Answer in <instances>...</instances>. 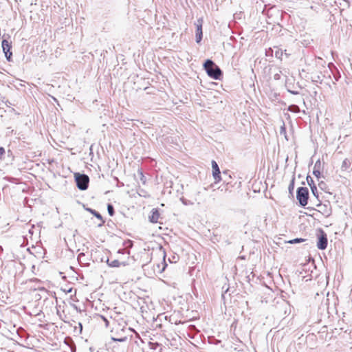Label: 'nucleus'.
I'll return each instance as SVG.
<instances>
[{
	"instance_id": "nucleus-1",
	"label": "nucleus",
	"mask_w": 352,
	"mask_h": 352,
	"mask_svg": "<svg viewBox=\"0 0 352 352\" xmlns=\"http://www.w3.org/2000/svg\"><path fill=\"white\" fill-rule=\"evenodd\" d=\"M204 67L208 75L213 79L218 80L222 76V72L220 68L211 60H207Z\"/></svg>"
},
{
	"instance_id": "nucleus-2",
	"label": "nucleus",
	"mask_w": 352,
	"mask_h": 352,
	"mask_svg": "<svg viewBox=\"0 0 352 352\" xmlns=\"http://www.w3.org/2000/svg\"><path fill=\"white\" fill-rule=\"evenodd\" d=\"M296 198L302 206H305L308 203L309 190L307 187H300L297 189Z\"/></svg>"
},
{
	"instance_id": "nucleus-3",
	"label": "nucleus",
	"mask_w": 352,
	"mask_h": 352,
	"mask_svg": "<svg viewBox=\"0 0 352 352\" xmlns=\"http://www.w3.org/2000/svg\"><path fill=\"white\" fill-rule=\"evenodd\" d=\"M76 182L78 188L80 190H85L88 188L89 178L86 175H81L78 173L76 175Z\"/></svg>"
},
{
	"instance_id": "nucleus-4",
	"label": "nucleus",
	"mask_w": 352,
	"mask_h": 352,
	"mask_svg": "<svg viewBox=\"0 0 352 352\" xmlns=\"http://www.w3.org/2000/svg\"><path fill=\"white\" fill-rule=\"evenodd\" d=\"M318 243L317 247L320 250H325L327 247V234L321 229L319 230V234L318 235Z\"/></svg>"
},
{
	"instance_id": "nucleus-5",
	"label": "nucleus",
	"mask_w": 352,
	"mask_h": 352,
	"mask_svg": "<svg viewBox=\"0 0 352 352\" xmlns=\"http://www.w3.org/2000/svg\"><path fill=\"white\" fill-rule=\"evenodd\" d=\"M2 48H3V51L5 54L6 58L8 59V60L10 61L11 59V56L12 55V53L10 52V50H11L10 43L6 39L3 40L2 41Z\"/></svg>"
},
{
	"instance_id": "nucleus-6",
	"label": "nucleus",
	"mask_w": 352,
	"mask_h": 352,
	"mask_svg": "<svg viewBox=\"0 0 352 352\" xmlns=\"http://www.w3.org/2000/svg\"><path fill=\"white\" fill-rule=\"evenodd\" d=\"M212 175L214 179L215 183H219L221 180V172L220 169L218 166V164L215 161H212Z\"/></svg>"
},
{
	"instance_id": "nucleus-7",
	"label": "nucleus",
	"mask_w": 352,
	"mask_h": 352,
	"mask_svg": "<svg viewBox=\"0 0 352 352\" xmlns=\"http://www.w3.org/2000/svg\"><path fill=\"white\" fill-rule=\"evenodd\" d=\"M204 20L202 18H200L197 20V23H196V41L197 43H199L202 39V25H203Z\"/></svg>"
},
{
	"instance_id": "nucleus-8",
	"label": "nucleus",
	"mask_w": 352,
	"mask_h": 352,
	"mask_svg": "<svg viewBox=\"0 0 352 352\" xmlns=\"http://www.w3.org/2000/svg\"><path fill=\"white\" fill-rule=\"evenodd\" d=\"M160 213L157 208H153L151 211V214L148 217L149 221L153 223H160Z\"/></svg>"
},
{
	"instance_id": "nucleus-9",
	"label": "nucleus",
	"mask_w": 352,
	"mask_h": 352,
	"mask_svg": "<svg viewBox=\"0 0 352 352\" xmlns=\"http://www.w3.org/2000/svg\"><path fill=\"white\" fill-rule=\"evenodd\" d=\"M317 210L325 216H329L331 214V208L321 203L317 204Z\"/></svg>"
},
{
	"instance_id": "nucleus-10",
	"label": "nucleus",
	"mask_w": 352,
	"mask_h": 352,
	"mask_svg": "<svg viewBox=\"0 0 352 352\" xmlns=\"http://www.w3.org/2000/svg\"><path fill=\"white\" fill-rule=\"evenodd\" d=\"M159 251L161 254V256L162 257V259H163V262H162V269L160 270V272H162L164 271L166 267L167 266V264L165 262V258H166V252L164 250V249L162 247V246H160L159 247Z\"/></svg>"
},
{
	"instance_id": "nucleus-11",
	"label": "nucleus",
	"mask_w": 352,
	"mask_h": 352,
	"mask_svg": "<svg viewBox=\"0 0 352 352\" xmlns=\"http://www.w3.org/2000/svg\"><path fill=\"white\" fill-rule=\"evenodd\" d=\"M138 173V175H139V176H140V181L142 182V183L143 184H146V177L144 176V173H143L142 170H139Z\"/></svg>"
},
{
	"instance_id": "nucleus-12",
	"label": "nucleus",
	"mask_w": 352,
	"mask_h": 352,
	"mask_svg": "<svg viewBox=\"0 0 352 352\" xmlns=\"http://www.w3.org/2000/svg\"><path fill=\"white\" fill-rule=\"evenodd\" d=\"M350 165H351V162H350L349 160L344 159L342 163V168H344L346 170V168H348L350 166Z\"/></svg>"
},
{
	"instance_id": "nucleus-13",
	"label": "nucleus",
	"mask_w": 352,
	"mask_h": 352,
	"mask_svg": "<svg viewBox=\"0 0 352 352\" xmlns=\"http://www.w3.org/2000/svg\"><path fill=\"white\" fill-rule=\"evenodd\" d=\"M305 241V239L296 238V239H294L292 240H289L287 243H290V244H294V243L304 242Z\"/></svg>"
},
{
	"instance_id": "nucleus-14",
	"label": "nucleus",
	"mask_w": 352,
	"mask_h": 352,
	"mask_svg": "<svg viewBox=\"0 0 352 352\" xmlns=\"http://www.w3.org/2000/svg\"><path fill=\"white\" fill-rule=\"evenodd\" d=\"M122 263L118 261V260L112 261L111 262L109 263V265L111 267H118L121 266Z\"/></svg>"
},
{
	"instance_id": "nucleus-15",
	"label": "nucleus",
	"mask_w": 352,
	"mask_h": 352,
	"mask_svg": "<svg viewBox=\"0 0 352 352\" xmlns=\"http://www.w3.org/2000/svg\"><path fill=\"white\" fill-rule=\"evenodd\" d=\"M89 211L92 214H94L97 219H98L100 220H102V217L101 214L100 213H98V212H96V210H92V209H89Z\"/></svg>"
},
{
	"instance_id": "nucleus-16",
	"label": "nucleus",
	"mask_w": 352,
	"mask_h": 352,
	"mask_svg": "<svg viewBox=\"0 0 352 352\" xmlns=\"http://www.w3.org/2000/svg\"><path fill=\"white\" fill-rule=\"evenodd\" d=\"M107 210L110 216L112 217L114 215V209L112 205L108 204Z\"/></svg>"
},
{
	"instance_id": "nucleus-17",
	"label": "nucleus",
	"mask_w": 352,
	"mask_h": 352,
	"mask_svg": "<svg viewBox=\"0 0 352 352\" xmlns=\"http://www.w3.org/2000/svg\"><path fill=\"white\" fill-rule=\"evenodd\" d=\"M322 168V164H321V162L320 160H318L316 163H315V165H314V170H316V169H318L319 170H320Z\"/></svg>"
},
{
	"instance_id": "nucleus-18",
	"label": "nucleus",
	"mask_w": 352,
	"mask_h": 352,
	"mask_svg": "<svg viewBox=\"0 0 352 352\" xmlns=\"http://www.w3.org/2000/svg\"><path fill=\"white\" fill-rule=\"evenodd\" d=\"M313 174L318 179L320 178V177H321V171L318 170V169L314 170H313Z\"/></svg>"
},
{
	"instance_id": "nucleus-19",
	"label": "nucleus",
	"mask_w": 352,
	"mask_h": 352,
	"mask_svg": "<svg viewBox=\"0 0 352 352\" xmlns=\"http://www.w3.org/2000/svg\"><path fill=\"white\" fill-rule=\"evenodd\" d=\"M311 192L314 194V195L316 197H318V195H317L318 190H317V187L316 186L315 184H313V186H311Z\"/></svg>"
},
{
	"instance_id": "nucleus-20",
	"label": "nucleus",
	"mask_w": 352,
	"mask_h": 352,
	"mask_svg": "<svg viewBox=\"0 0 352 352\" xmlns=\"http://www.w3.org/2000/svg\"><path fill=\"white\" fill-rule=\"evenodd\" d=\"M294 179H293L291 182V184L289 186V192H292L294 190Z\"/></svg>"
},
{
	"instance_id": "nucleus-21",
	"label": "nucleus",
	"mask_w": 352,
	"mask_h": 352,
	"mask_svg": "<svg viewBox=\"0 0 352 352\" xmlns=\"http://www.w3.org/2000/svg\"><path fill=\"white\" fill-rule=\"evenodd\" d=\"M101 318L105 322L106 326L107 327L109 325V321L107 318H105L104 316H101Z\"/></svg>"
},
{
	"instance_id": "nucleus-22",
	"label": "nucleus",
	"mask_w": 352,
	"mask_h": 352,
	"mask_svg": "<svg viewBox=\"0 0 352 352\" xmlns=\"http://www.w3.org/2000/svg\"><path fill=\"white\" fill-rule=\"evenodd\" d=\"M307 182H308V184H309V185L310 186H313V184H314V181H313V179H311L310 180H309V179H307Z\"/></svg>"
},
{
	"instance_id": "nucleus-23",
	"label": "nucleus",
	"mask_w": 352,
	"mask_h": 352,
	"mask_svg": "<svg viewBox=\"0 0 352 352\" xmlns=\"http://www.w3.org/2000/svg\"><path fill=\"white\" fill-rule=\"evenodd\" d=\"M227 173H228V171H223L224 174H226Z\"/></svg>"
}]
</instances>
